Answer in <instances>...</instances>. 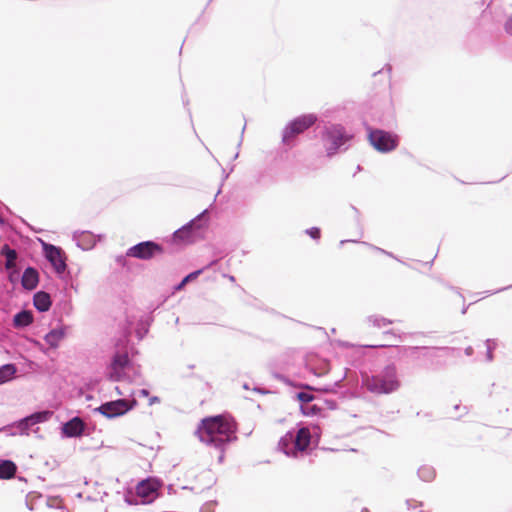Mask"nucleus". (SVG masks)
I'll list each match as a JSON object with an SVG mask.
<instances>
[{"instance_id": "nucleus-29", "label": "nucleus", "mask_w": 512, "mask_h": 512, "mask_svg": "<svg viewBox=\"0 0 512 512\" xmlns=\"http://www.w3.org/2000/svg\"><path fill=\"white\" fill-rule=\"evenodd\" d=\"M187 283H188V282H184V278H183V279H182V281H181V282H180V283L175 287V290H176V291H180V290H182V289L185 287V285H186Z\"/></svg>"}, {"instance_id": "nucleus-15", "label": "nucleus", "mask_w": 512, "mask_h": 512, "mask_svg": "<svg viewBox=\"0 0 512 512\" xmlns=\"http://www.w3.org/2000/svg\"><path fill=\"white\" fill-rule=\"evenodd\" d=\"M38 281H39V275H38V272L34 268L28 267L27 269H25V271L23 272V275H22V279H21L22 286L25 289H28V290L35 289L36 286L38 285Z\"/></svg>"}, {"instance_id": "nucleus-18", "label": "nucleus", "mask_w": 512, "mask_h": 512, "mask_svg": "<svg viewBox=\"0 0 512 512\" xmlns=\"http://www.w3.org/2000/svg\"><path fill=\"white\" fill-rule=\"evenodd\" d=\"M17 467L14 462L4 460L0 462V479H10L14 477Z\"/></svg>"}, {"instance_id": "nucleus-16", "label": "nucleus", "mask_w": 512, "mask_h": 512, "mask_svg": "<svg viewBox=\"0 0 512 512\" xmlns=\"http://www.w3.org/2000/svg\"><path fill=\"white\" fill-rule=\"evenodd\" d=\"M34 306L41 312H45L49 310L51 306V299L48 293L46 292H37L34 295Z\"/></svg>"}, {"instance_id": "nucleus-3", "label": "nucleus", "mask_w": 512, "mask_h": 512, "mask_svg": "<svg viewBox=\"0 0 512 512\" xmlns=\"http://www.w3.org/2000/svg\"><path fill=\"white\" fill-rule=\"evenodd\" d=\"M348 140L343 127L331 126L322 134V143L327 156H333L338 149Z\"/></svg>"}, {"instance_id": "nucleus-22", "label": "nucleus", "mask_w": 512, "mask_h": 512, "mask_svg": "<svg viewBox=\"0 0 512 512\" xmlns=\"http://www.w3.org/2000/svg\"><path fill=\"white\" fill-rule=\"evenodd\" d=\"M46 416H47V412H39V413H35L29 417H26L21 424H25L26 426L28 425H33V424H36L38 422H41L43 420L46 419Z\"/></svg>"}, {"instance_id": "nucleus-21", "label": "nucleus", "mask_w": 512, "mask_h": 512, "mask_svg": "<svg viewBox=\"0 0 512 512\" xmlns=\"http://www.w3.org/2000/svg\"><path fill=\"white\" fill-rule=\"evenodd\" d=\"M33 322V316L30 311H21L14 316V325L16 327H25Z\"/></svg>"}, {"instance_id": "nucleus-5", "label": "nucleus", "mask_w": 512, "mask_h": 512, "mask_svg": "<svg viewBox=\"0 0 512 512\" xmlns=\"http://www.w3.org/2000/svg\"><path fill=\"white\" fill-rule=\"evenodd\" d=\"M163 251V247L160 244L154 241H144L130 247L126 252V255L136 259L150 260L153 257L162 254Z\"/></svg>"}, {"instance_id": "nucleus-10", "label": "nucleus", "mask_w": 512, "mask_h": 512, "mask_svg": "<svg viewBox=\"0 0 512 512\" xmlns=\"http://www.w3.org/2000/svg\"><path fill=\"white\" fill-rule=\"evenodd\" d=\"M392 321L381 317H369L361 325V332L363 335L369 336L375 334L376 330L386 327Z\"/></svg>"}, {"instance_id": "nucleus-33", "label": "nucleus", "mask_w": 512, "mask_h": 512, "mask_svg": "<svg viewBox=\"0 0 512 512\" xmlns=\"http://www.w3.org/2000/svg\"><path fill=\"white\" fill-rule=\"evenodd\" d=\"M141 393H142L143 395H148V391H147V390H142V391H141Z\"/></svg>"}, {"instance_id": "nucleus-20", "label": "nucleus", "mask_w": 512, "mask_h": 512, "mask_svg": "<svg viewBox=\"0 0 512 512\" xmlns=\"http://www.w3.org/2000/svg\"><path fill=\"white\" fill-rule=\"evenodd\" d=\"M17 368L14 364H5L0 367V384L6 383L14 378Z\"/></svg>"}, {"instance_id": "nucleus-30", "label": "nucleus", "mask_w": 512, "mask_h": 512, "mask_svg": "<svg viewBox=\"0 0 512 512\" xmlns=\"http://www.w3.org/2000/svg\"><path fill=\"white\" fill-rule=\"evenodd\" d=\"M158 402H160V399L157 396H154V397L150 398V400H149L150 405H153L154 403H158Z\"/></svg>"}, {"instance_id": "nucleus-27", "label": "nucleus", "mask_w": 512, "mask_h": 512, "mask_svg": "<svg viewBox=\"0 0 512 512\" xmlns=\"http://www.w3.org/2000/svg\"><path fill=\"white\" fill-rule=\"evenodd\" d=\"M307 233L313 238V239H319L320 238V229L313 227L307 231Z\"/></svg>"}, {"instance_id": "nucleus-26", "label": "nucleus", "mask_w": 512, "mask_h": 512, "mask_svg": "<svg viewBox=\"0 0 512 512\" xmlns=\"http://www.w3.org/2000/svg\"><path fill=\"white\" fill-rule=\"evenodd\" d=\"M202 273V270L194 271L190 274H188L186 277H184V282H191L195 280L200 274Z\"/></svg>"}, {"instance_id": "nucleus-4", "label": "nucleus", "mask_w": 512, "mask_h": 512, "mask_svg": "<svg viewBox=\"0 0 512 512\" xmlns=\"http://www.w3.org/2000/svg\"><path fill=\"white\" fill-rule=\"evenodd\" d=\"M137 404L135 399L129 401L126 399H118L103 403L96 410L107 418H115L126 414L132 410Z\"/></svg>"}, {"instance_id": "nucleus-9", "label": "nucleus", "mask_w": 512, "mask_h": 512, "mask_svg": "<svg viewBox=\"0 0 512 512\" xmlns=\"http://www.w3.org/2000/svg\"><path fill=\"white\" fill-rule=\"evenodd\" d=\"M129 364L127 353H116L109 366L108 377L110 380L119 381L124 376V371Z\"/></svg>"}, {"instance_id": "nucleus-14", "label": "nucleus", "mask_w": 512, "mask_h": 512, "mask_svg": "<svg viewBox=\"0 0 512 512\" xmlns=\"http://www.w3.org/2000/svg\"><path fill=\"white\" fill-rule=\"evenodd\" d=\"M84 423L79 417H75L64 424L63 432L69 437H76L82 434Z\"/></svg>"}, {"instance_id": "nucleus-1", "label": "nucleus", "mask_w": 512, "mask_h": 512, "mask_svg": "<svg viewBox=\"0 0 512 512\" xmlns=\"http://www.w3.org/2000/svg\"><path fill=\"white\" fill-rule=\"evenodd\" d=\"M237 429L233 417L221 414L203 418L197 426L195 435L204 445L223 453L225 447L237 439Z\"/></svg>"}, {"instance_id": "nucleus-7", "label": "nucleus", "mask_w": 512, "mask_h": 512, "mask_svg": "<svg viewBox=\"0 0 512 512\" xmlns=\"http://www.w3.org/2000/svg\"><path fill=\"white\" fill-rule=\"evenodd\" d=\"M369 140L373 147L380 152L392 151L398 145V137L383 130L371 131Z\"/></svg>"}, {"instance_id": "nucleus-24", "label": "nucleus", "mask_w": 512, "mask_h": 512, "mask_svg": "<svg viewBox=\"0 0 512 512\" xmlns=\"http://www.w3.org/2000/svg\"><path fill=\"white\" fill-rule=\"evenodd\" d=\"M297 399L301 402V405H310V403L314 400V395L306 392H299L296 395Z\"/></svg>"}, {"instance_id": "nucleus-28", "label": "nucleus", "mask_w": 512, "mask_h": 512, "mask_svg": "<svg viewBox=\"0 0 512 512\" xmlns=\"http://www.w3.org/2000/svg\"><path fill=\"white\" fill-rule=\"evenodd\" d=\"M364 346H365V347H373V348H376V347H387V346H393V344H392V343L365 344Z\"/></svg>"}, {"instance_id": "nucleus-2", "label": "nucleus", "mask_w": 512, "mask_h": 512, "mask_svg": "<svg viewBox=\"0 0 512 512\" xmlns=\"http://www.w3.org/2000/svg\"><path fill=\"white\" fill-rule=\"evenodd\" d=\"M367 389L375 394H389L400 387V381L397 378V370L394 365H389L384 370L370 378L366 379Z\"/></svg>"}, {"instance_id": "nucleus-25", "label": "nucleus", "mask_w": 512, "mask_h": 512, "mask_svg": "<svg viewBox=\"0 0 512 512\" xmlns=\"http://www.w3.org/2000/svg\"><path fill=\"white\" fill-rule=\"evenodd\" d=\"M419 475L425 481H430L434 478V471L428 467H422L419 469Z\"/></svg>"}, {"instance_id": "nucleus-13", "label": "nucleus", "mask_w": 512, "mask_h": 512, "mask_svg": "<svg viewBox=\"0 0 512 512\" xmlns=\"http://www.w3.org/2000/svg\"><path fill=\"white\" fill-rule=\"evenodd\" d=\"M195 222L191 221L187 225L178 229L173 234V239L177 243H189L193 240Z\"/></svg>"}, {"instance_id": "nucleus-23", "label": "nucleus", "mask_w": 512, "mask_h": 512, "mask_svg": "<svg viewBox=\"0 0 512 512\" xmlns=\"http://www.w3.org/2000/svg\"><path fill=\"white\" fill-rule=\"evenodd\" d=\"M301 411L304 415L310 416L318 414L321 411V409L317 405L310 403V405L308 406L301 405Z\"/></svg>"}, {"instance_id": "nucleus-32", "label": "nucleus", "mask_w": 512, "mask_h": 512, "mask_svg": "<svg viewBox=\"0 0 512 512\" xmlns=\"http://www.w3.org/2000/svg\"><path fill=\"white\" fill-rule=\"evenodd\" d=\"M386 334H391L395 339L396 341L400 342V336H396L394 333L392 332H387Z\"/></svg>"}, {"instance_id": "nucleus-11", "label": "nucleus", "mask_w": 512, "mask_h": 512, "mask_svg": "<svg viewBox=\"0 0 512 512\" xmlns=\"http://www.w3.org/2000/svg\"><path fill=\"white\" fill-rule=\"evenodd\" d=\"M46 256L58 273H62L65 271L66 264L64 261L62 251L59 248L50 245L46 249Z\"/></svg>"}, {"instance_id": "nucleus-8", "label": "nucleus", "mask_w": 512, "mask_h": 512, "mask_svg": "<svg viewBox=\"0 0 512 512\" xmlns=\"http://www.w3.org/2000/svg\"><path fill=\"white\" fill-rule=\"evenodd\" d=\"M159 483L152 479L141 481L136 486V495L141 499V503H151L158 497Z\"/></svg>"}, {"instance_id": "nucleus-19", "label": "nucleus", "mask_w": 512, "mask_h": 512, "mask_svg": "<svg viewBox=\"0 0 512 512\" xmlns=\"http://www.w3.org/2000/svg\"><path fill=\"white\" fill-rule=\"evenodd\" d=\"M63 338L64 331L62 329H54L45 336V341L50 347L57 348Z\"/></svg>"}, {"instance_id": "nucleus-17", "label": "nucleus", "mask_w": 512, "mask_h": 512, "mask_svg": "<svg viewBox=\"0 0 512 512\" xmlns=\"http://www.w3.org/2000/svg\"><path fill=\"white\" fill-rule=\"evenodd\" d=\"M0 254L6 258L5 268L13 269L16 266L17 260V252L14 249H11L9 245L5 244L2 246L0 250Z\"/></svg>"}, {"instance_id": "nucleus-6", "label": "nucleus", "mask_w": 512, "mask_h": 512, "mask_svg": "<svg viewBox=\"0 0 512 512\" xmlns=\"http://www.w3.org/2000/svg\"><path fill=\"white\" fill-rule=\"evenodd\" d=\"M316 121L317 116L314 114H305L295 118L285 128L283 135L284 142H288L290 138L303 133L313 126Z\"/></svg>"}, {"instance_id": "nucleus-31", "label": "nucleus", "mask_w": 512, "mask_h": 512, "mask_svg": "<svg viewBox=\"0 0 512 512\" xmlns=\"http://www.w3.org/2000/svg\"><path fill=\"white\" fill-rule=\"evenodd\" d=\"M506 30L512 34V20L508 21L506 24Z\"/></svg>"}, {"instance_id": "nucleus-12", "label": "nucleus", "mask_w": 512, "mask_h": 512, "mask_svg": "<svg viewBox=\"0 0 512 512\" xmlns=\"http://www.w3.org/2000/svg\"><path fill=\"white\" fill-rule=\"evenodd\" d=\"M310 441H311L310 430L306 427L300 428L297 431V434L294 438L295 452L293 454L296 456V452L305 451L308 448V446L310 445Z\"/></svg>"}]
</instances>
